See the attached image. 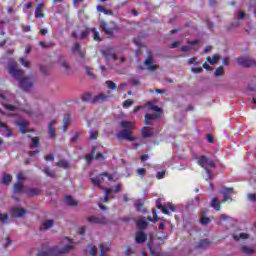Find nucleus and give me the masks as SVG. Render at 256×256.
Listing matches in <instances>:
<instances>
[{"instance_id": "1", "label": "nucleus", "mask_w": 256, "mask_h": 256, "mask_svg": "<svg viewBox=\"0 0 256 256\" xmlns=\"http://www.w3.org/2000/svg\"><path fill=\"white\" fill-rule=\"evenodd\" d=\"M8 73L12 75L16 81H19L20 87L23 91H29L35 83L31 80V78L25 76L23 70L19 69V65L15 61H10L8 63Z\"/></svg>"}, {"instance_id": "2", "label": "nucleus", "mask_w": 256, "mask_h": 256, "mask_svg": "<svg viewBox=\"0 0 256 256\" xmlns=\"http://www.w3.org/2000/svg\"><path fill=\"white\" fill-rule=\"evenodd\" d=\"M73 251V240L63 238L58 246L49 248L47 251L38 252L37 256H63Z\"/></svg>"}, {"instance_id": "3", "label": "nucleus", "mask_w": 256, "mask_h": 256, "mask_svg": "<svg viewBox=\"0 0 256 256\" xmlns=\"http://www.w3.org/2000/svg\"><path fill=\"white\" fill-rule=\"evenodd\" d=\"M120 127L123 130L116 134V137H117V139H119V141H123V139H126L127 141H136L137 140V138L131 136L132 131L135 130V124H133V122L122 121V122H120Z\"/></svg>"}, {"instance_id": "4", "label": "nucleus", "mask_w": 256, "mask_h": 256, "mask_svg": "<svg viewBox=\"0 0 256 256\" xmlns=\"http://www.w3.org/2000/svg\"><path fill=\"white\" fill-rule=\"evenodd\" d=\"M100 27L105 35H113L115 31H119V25L116 24L115 21H100Z\"/></svg>"}, {"instance_id": "5", "label": "nucleus", "mask_w": 256, "mask_h": 256, "mask_svg": "<svg viewBox=\"0 0 256 256\" xmlns=\"http://www.w3.org/2000/svg\"><path fill=\"white\" fill-rule=\"evenodd\" d=\"M109 99L108 95H105L103 93L98 94L96 97L91 99V93H86L82 96V101H90V103H105Z\"/></svg>"}, {"instance_id": "6", "label": "nucleus", "mask_w": 256, "mask_h": 256, "mask_svg": "<svg viewBox=\"0 0 256 256\" xmlns=\"http://www.w3.org/2000/svg\"><path fill=\"white\" fill-rule=\"evenodd\" d=\"M237 63L238 65H240L241 67H256V61L253 58H247L245 56H240L237 58Z\"/></svg>"}, {"instance_id": "7", "label": "nucleus", "mask_w": 256, "mask_h": 256, "mask_svg": "<svg viewBox=\"0 0 256 256\" xmlns=\"http://www.w3.org/2000/svg\"><path fill=\"white\" fill-rule=\"evenodd\" d=\"M160 118H161L160 113L145 114L144 125H146V127H151L154 125L155 120L160 119Z\"/></svg>"}, {"instance_id": "8", "label": "nucleus", "mask_w": 256, "mask_h": 256, "mask_svg": "<svg viewBox=\"0 0 256 256\" xmlns=\"http://www.w3.org/2000/svg\"><path fill=\"white\" fill-rule=\"evenodd\" d=\"M93 159L99 161L100 159H105V156H103L102 152H97L96 147H93L91 153L86 155V161H93Z\"/></svg>"}, {"instance_id": "9", "label": "nucleus", "mask_w": 256, "mask_h": 256, "mask_svg": "<svg viewBox=\"0 0 256 256\" xmlns=\"http://www.w3.org/2000/svg\"><path fill=\"white\" fill-rule=\"evenodd\" d=\"M26 214H27V210H25V208H21L19 206L13 207L10 210L11 217H14L15 219L24 217V215H26Z\"/></svg>"}, {"instance_id": "10", "label": "nucleus", "mask_w": 256, "mask_h": 256, "mask_svg": "<svg viewBox=\"0 0 256 256\" xmlns=\"http://www.w3.org/2000/svg\"><path fill=\"white\" fill-rule=\"evenodd\" d=\"M87 221L91 223V225H107L108 223L107 218L97 216H88Z\"/></svg>"}, {"instance_id": "11", "label": "nucleus", "mask_w": 256, "mask_h": 256, "mask_svg": "<svg viewBox=\"0 0 256 256\" xmlns=\"http://www.w3.org/2000/svg\"><path fill=\"white\" fill-rule=\"evenodd\" d=\"M101 53H102L103 57H105L106 59H112L113 61H117V54H115V52H113L112 47H107V48L102 49Z\"/></svg>"}, {"instance_id": "12", "label": "nucleus", "mask_w": 256, "mask_h": 256, "mask_svg": "<svg viewBox=\"0 0 256 256\" xmlns=\"http://www.w3.org/2000/svg\"><path fill=\"white\" fill-rule=\"evenodd\" d=\"M198 165L205 169L209 176L211 175V170L215 169V162L213 161H198Z\"/></svg>"}, {"instance_id": "13", "label": "nucleus", "mask_w": 256, "mask_h": 256, "mask_svg": "<svg viewBox=\"0 0 256 256\" xmlns=\"http://www.w3.org/2000/svg\"><path fill=\"white\" fill-rule=\"evenodd\" d=\"M221 193L224 197L222 200L223 203H227V201H233V198L231 197V195H233V193H235L233 188H224Z\"/></svg>"}, {"instance_id": "14", "label": "nucleus", "mask_w": 256, "mask_h": 256, "mask_svg": "<svg viewBox=\"0 0 256 256\" xmlns=\"http://www.w3.org/2000/svg\"><path fill=\"white\" fill-rule=\"evenodd\" d=\"M43 9H45V4L38 3L35 8V18L36 19H43V17H45V13L43 12Z\"/></svg>"}, {"instance_id": "15", "label": "nucleus", "mask_w": 256, "mask_h": 256, "mask_svg": "<svg viewBox=\"0 0 256 256\" xmlns=\"http://www.w3.org/2000/svg\"><path fill=\"white\" fill-rule=\"evenodd\" d=\"M53 225H55V220H44L40 226V231H49V229H51Z\"/></svg>"}, {"instance_id": "16", "label": "nucleus", "mask_w": 256, "mask_h": 256, "mask_svg": "<svg viewBox=\"0 0 256 256\" xmlns=\"http://www.w3.org/2000/svg\"><path fill=\"white\" fill-rule=\"evenodd\" d=\"M151 63H153V56L148 55L146 60L144 61V65H148V71H155V69L159 68V65Z\"/></svg>"}, {"instance_id": "17", "label": "nucleus", "mask_w": 256, "mask_h": 256, "mask_svg": "<svg viewBox=\"0 0 256 256\" xmlns=\"http://www.w3.org/2000/svg\"><path fill=\"white\" fill-rule=\"evenodd\" d=\"M17 127H20V133L25 134V133H31V130L27 128V120H21L20 122L16 123Z\"/></svg>"}, {"instance_id": "18", "label": "nucleus", "mask_w": 256, "mask_h": 256, "mask_svg": "<svg viewBox=\"0 0 256 256\" xmlns=\"http://www.w3.org/2000/svg\"><path fill=\"white\" fill-rule=\"evenodd\" d=\"M136 243H145L147 241V234H145V232H143V230H140L137 232L136 234Z\"/></svg>"}, {"instance_id": "19", "label": "nucleus", "mask_w": 256, "mask_h": 256, "mask_svg": "<svg viewBox=\"0 0 256 256\" xmlns=\"http://www.w3.org/2000/svg\"><path fill=\"white\" fill-rule=\"evenodd\" d=\"M55 120H52L49 124H48V133L50 136V139H55V137H57V134L55 133Z\"/></svg>"}, {"instance_id": "20", "label": "nucleus", "mask_w": 256, "mask_h": 256, "mask_svg": "<svg viewBox=\"0 0 256 256\" xmlns=\"http://www.w3.org/2000/svg\"><path fill=\"white\" fill-rule=\"evenodd\" d=\"M209 245H211V241L209 239H203L197 243L196 249H207Z\"/></svg>"}, {"instance_id": "21", "label": "nucleus", "mask_w": 256, "mask_h": 256, "mask_svg": "<svg viewBox=\"0 0 256 256\" xmlns=\"http://www.w3.org/2000/svg\"><path fill=\"white\" fill-rule=\"evenodd\" d=\"M28 139H31L30 147H34L35 149H39L41 142L39 141V137H33L28 135Z\"/></svg>"}, {"instance_id": "22", "label": "nucleus", "mask_w": 256, "mask_h": 256, "mask_svg": "<svg viewBox=\"0 0 256 256\" xmlns=\"http://www.w3.org/2000/svg\"><path fill=\"white\" fill-rule=\"evenodd\" d=\"M100 189H103V191H104L103 203H107L109 201V197L111 196V193H113V189L103 188V187H100Z\"/></svg>"}, {"instance_id": "23", "label": "nucleus", "mask_w": 256, "mask_h": 256, "mask_svg": "<svg viewBox=\"0 0 256 256\" xmlns=\"http://www.w3.org/2000/svg\"><path fill=\"white\" fill-rule=\"evenodd\" d=\"M210 205L215 209V211H221V202L219 199L213 198Z\"/></svg>"}, {"instance_id": "24", "label": "nucleus", "mask_w": 256, "mask_h": 256, "mask_svg": "<svg viewBox=\"0 0 256 256\" xmlns=\"http://www.w3.org/2000/svg\"><path fill=\"white\" fill-rule=\"evenodd\" d=\"M149 223L145 219H140L137 221V227L140 229V231H143V229H147V226Z\"/></svg>"}, {"instance_id": "25", "label": "nucleus", "mask_w": 256, "mask_h": 256, "mask_svg": "<svg viewBox=\"0 0 256 256\" xmlns=\"http://www.w3.org/2000/svg\"><path fill=\"white\" fill-rule=\"evenodd\" d=\"M153 133H151V128L149 127H144L142 128V137H144V139H148L149 137H152Z\"/></svg>"}, {"instance_id": "26", "label": "nucleus", "mask_w": 256, "mask_h": 256, "mask_svg": "<svg viewBox=\"0 0 256 256\" xmlns=\"http://www.w3.org/2000/svg\"><path fill=\"white\" fill-rule=\"evenodd\" d=\"M241 251L245 253V255H253L255 253V249L249 246H241Z\"/></svg>"}, {"instance_id": "27", "label": "nucleus", "mask_w": 256, "mask_h": 256, "mask_svg": "<svg viewBox=\"0 0 256 256\" xmlns=\"http://www.w3.org/2000/svg\"><path fill=\"white\" fill-rule=\"evenodd\" d=\"M40 47H42L43 49H51V47H55V42H48L45 43L43 41L39 42Z\"/></svg>"}, {"instance_id": "28", "label": "nucleus", "mask_w": 256, "mask_h": 256, "mask_svg": "<svg viewBox=\"0 0 256 256\" xmlns=\"http://www.w3.org/2000/svg\"><path fill=\"white\" fill-rule=\"evenodd\" d=\"M2 107H5V109H6L7 111H17V110H19V107L15 106V105H13V104L3 103V104H2Z\"/></svg>"}, {"instance_id": "29", "label": "nucleus", "mask_w": 256, "mask_h": 256, "mask_svg": "<svg viewBox=\"0 0 256 256\" xmlns=\"http://www.w3.org/2000/svg\"><path fill=\"white\" fill-rule=\"evenodd\" d=\"M14 193H21L23 191V183L17 182L13 186Z\"/></svg>"}, {"instance_id": "30", "label": "nucleus", "mask_w": 256, "mask_h": 256, "mask_svg": "<svg viewBox=\"0 0 256 256\" xmlns=\"http://www.w3.org/2000/svg\"><path fill=\"white\" fill-rule=\"evenodd\" d=\"M91 182L93 183V185H95L96 187H99V185H101V183H103V177L98 176L95 178H91Z\"/></svg>"}, {"instance_id": "31", "label": "nucleus", "mask_w": 256, "mask_h": 256, "mask_svg": "<svg viewBox=\"0 0 256 256\" xmlns=\"http://www.w3.org/2000/svg\"><path fill=\"white\" fill-rule=\"evenodd\" d=\"M11 181H13V176H11L9 174H4L2 183L4 185H9V183H11Z\"/></svg>"}, {"instance_id": "32", "label": "nucleus", "mask_w": 256, "mask_h": 256, "mask_svg": "<svg viewBox=\"0 0 256 256\" xmlns=\"http://www.w3.org/2000/svg\"><path fill=\"white\" fill-rule=\"evenodd\" d=\"M219 59H220V57H219V55H217V54H214L213 56H212V59H211V57H207V61H208V63H210L211 65H213V63H219Z\"/></svg>"}, {"instance_id": "33", "label": "nucleus", "mask_w": 256, "mask_h": 256, "mask_svg": "<svg viewBox=\"0 0 256 256\" xmlns=\"http://www.w3.org/2000/svg\"><path fill=\"white\" fill-rule=\"evenodd\" d=\"M215 77H223L225 75V70L223 69V66H219L215 72H214Z\"/></svg>"}, {"instance_id": "34", "label": "nucleus", "mask_w": 256, "mask_h": 256, "mask_svg": "<svg viewBox=\"0 0 256 256\" xmlns=\"http://www.w3.org/2000/svg\"><path fill=\"white\" fill-rule=\"evenodd\" d=\"M65 203H66V205H70V206L77 205V201L73 200V198L71 196L65 197Z\"/></svg>"}, {"instance_id": "35", "label": "nucleus", "mask_w": 256, "mask_h": 256, "mask_svg": "<svg viewBox=\"0 0 256 256\" xmlns=\"http://www.w3.org/2000/svg\"><path fill=\"white\" fill-rule=\"evenodd\" d=\"M233 239H235V241H239L240 239H249V234L240 233L239 235H234Z\"/></svg>"}, {"instance_id": "36", "label": "nucleus", "mask_w": 256, "mask_h": 256, "mask_svg": "<svg viewBox=\"0 0 256 256\" xmlns=\"http://www.w3.org/2000/svg\"><path fill=\"white\" fill-rule=\"evenodd\" d=\"M27 195H29V197H33L34 195H39V189L37 188H30L26 191Z\"/></svg>"}, {"instance_id": "37", "label": "nucleus", "mask_w": 256, "mask_h": 256, "mask_svg": "<svg viewBox=\"0 0 256 256\" xmlns=\"http://www.w3.org/2000/svg\"><path fill=\"white\" fill-rule=\"evenodd\" d=\"M91 28H86V30H84L81 35L79 36V39L83 40V39H87V37H89V34L91 33Z\"/></svg>"}, {"instance_id": "38", "label": "nucleus", "mask_w": 256, "mask_h": 256, "mask_svg": "<svg viewBox=\"0 0 256 256\" xmlns=\"http://www.w3.org/2000/svg\"><path fill=\"white\" fill-rule=\"evenodd\" d=\"M84 69H85L88 77H91V79H97V76H95V74H93V72L91 71L92 69L89 66H84Z\"/></svg>"}, {"instance_id": "39", "label": "nucleus", "mask_w": 256, "mask_h": 256, "mask_svg": "<svg viewBox=\"0 0 256 256\" xmlns=\"http://www.w3.org/2000/svg\"><path fill=\"white\" fill-rule=\"evenodd\" d=\"M2 245L5 249L11 245V238L7 236L6 238L2 239Z\"/></svg>"}, {"instance_id": "40", "label": "nucleus", "mask_w": 256, "mask_h": 256, "mask_svg": "<svg viewBox=\"0 0 256 256\" xmlns=\"http://www.w3.org/2000/svg\"><path fill=\"white\" fill-rule=\"evenodd\" d=\"M57 167H61L62 169H67L69 168V162L67 161H59L57 162Z\"/></svg>"}, {"instance_id": "41", "label": "nucleus", "mask_w": 256, "mask_h": 256, "mask_svg": "<svg viewBox=\"0 0 256 256\" xmlns=\"http://www.w3.org/2000/svg\"><path fill=\"white\" fill-rule=\"evenodd\" d=\"M106 85L109 89H112V91H115V89H117V84H115V82L111 80L106 81Z\"/></svg>"}, {"instance_id": "42", "label": "nucleus", "mask_w": 256, "mask_h": 256, "mask_svg": "<svg viewBox=\"0 0 256 256\" xmlns=\"http://www.w3.org/2000/svg\"><path fill=\"white\" fill-rule=\"evenodd\" d=\"M91 32L94 33L93 34V39L94 41H101V38L99 37V32H97L96 28H91Z\"/></svg>"}, {"instance_id": "43", "label": "nucleus", "mask_w": 256, "mask_h": 256, "mask_svg": "<svg viewBox=\"0 0 256 256\" xmlns=\"http://www.w3.org/2000/svg\"><path fill=\"white\" fill-rule=\"evenodd\" d=\"M134 101L132 99H127L123 102L122 107L124 109H127L128 107H131L133 105Z\"/></svg>"}, {"instance_id": "44", "label": "nucleus", "mask_w": 256, "mask_h": 256, "mask_svg": "<svg viewBox=\"0 0 256 256\" xmlns=\"http://www.w3.org/2000/svg\"><path fill=\"white\" fill-rule=\"evenodd\" d=\"M43 172L45 175H47V177H55V172L47 167L44 168Z\"/></svg>"}, {"instance_id": "45", "label": "nucleus", "mask_w": 256, "mask_h": 256, "mask_svg": "<svg viewBox=\"0 0 256 256\" xmlns=\"http://www.w3.org/2000/svg\"><path fill=\"white\" fill-rule=\"evenodd\" d=\"M81 51V44L76 42L72 47V53H79Z\"/></svg>"}, {"instance_id": "46", "label": "nucleus", "mask_w": 256, "mask_h": 256, "mask_svg": "<svg viewBox=\"0 0 256 256\" xmlns=\"http://www.w3.org/2000/svg\"><path fill=\"white\" fill-rule=\"evenodd\" d=\"M99 249L101 251L100 256H105L106 251H109V247L105 246V244H100Z\"/></svg>"}, {"instance_id": "47", "label": "nucleus", "mask_w": 256, "mask_h": 256, "mask_svg": "<svg viewBox=\"0 0 256 256\" xmlns=\"http://www.w3.org/2000/svg\"><path fill=\"white\" fill-rule=\"evenodd\" d=\"M157 207L162 210V213L165 215H169V210L167 209V206L161 205V203H157Z\"/></svg>"}, {"instance_id": "48", "label": "nucleus", "mask_w": 256, "mask_h": 256, "mask_svg": "<svg viewBox=\"0 0 256 256\" xmlns=\"http://www.w3.org/2000/svg\"><path fill=\"white\" fill-rule=\"evenodd\" d=\"M222 221H232L231 217L225 215V214H222L220 216V221L217 223V225H221V222Z\"/></svg>"}, {"instance_id": "49", "label": "nucleus", "mask_w": 256, "mask_h": 256, "mask_svg": "<svg viewBox=\"0 0 256 256\" xmlns=\"http://www.w3.org/2000/svg\"><path fill=\"white\" fill-rule=\"evenodd\" d=\"M149 109L151 111H155L156 113H159L161 115V109L159 108V106L150 104L149 105Z\"/></svg>"}, {"instance_id": "50", "label": "nucleus", "mask_w": 256, "mask_h": 256, "mask_svg": "<svg viewBox=\"0 0 256 256\" xmlns=\"http://www.w3.org/2000/svg\"><path fill=\"white\" fill-rule=\"evenodd\" d=\"M0 221L1 223H7L9 221V214H0Z\"/></svg>"}, {"instance_id": "51", "label": "nucleus", "mask_w": 256, "mask_h": 256, "mask_svg": "<svg viewBox=\"0 0 256 256\" xmlns=\"http://www.w3.org/2000/svg\"><path fill=\"white\" fill-rule=\"evenodd\" d=\"M97 137H99V133L95 130H91L90 131V139H92V141H95L97 139Z\"/></svg>"}, {"instance_id": "52", "label": "nucleus", "mask_w": 256, "mask_h": 256, "mask_svg": "<svg viewBox=\"0 0 256 256\" xmlns=\"http://www.w3.org/2000/svg\"><path fill=\"white\" fill-rule=\"evenodd\" d=\"M81 137V132H76L75 135L71 138V143H77Z\"/></svg>"}, {"instance_id": "53", "label": "nucleus", "mask_w": 256, "mask_h": 256, "mask_svg": "<svg viewBox=\"0 0 256 256\" xmlns=\"http://www.w3.org/2000/svg\"><path fill=\"white\" fill-rule=\"evenodd\" d=\"M61 67H63L67 73L71 71V67L69 66V64H67V61L65 60L61 62Z\"/></svg>"}, {"instance_id": "54", "label": "nucleus", "mask_w": 256, "mask_h": 256, "mask_svg": "<svg viewBox=\"0 0 256 256\" xmlns=\"http://www.w3.org/2000/svg\"><path fill=\"white\" fill-rule=\"evenodd\" d=\"M200 223H201L202 225H209V223H211V219H210V218H207V217H202V218L200 219Z\"/></svg>"}, {"instance_id": "55", "label": "nucleus", "mask_w": 256, "mask_h": 256, "mask_svg": "<svg viewBox=\"0 0 256 256\" xmlns=\"http://www.w3.org/2000/svg\"><path fill=\"white\" fill-rule=\"evenodd\" d=\"M246 17H247V14H245V12H243V11H238V19L239 20H243V19H246Z\"/></svg>"}, {"instance_id": "56", "label": "nucleus", "mask_w": 256, "mask_h": 256, "mask_svg": "<svg viewBox=\"0 0 256 256\" xmlns=\"http://www.w3.org/2000/svg\"><path fill=\"white\" fill-rule=\"evenodd\" d=\"M192 73H203L202 67L191 68Z\"/></svg>"}, {"instance_id": "57", "label": "nucleus", "mask_w": 256, "mask_h": 256, "mask_svg": "<svg viewBox=\"0 0 256 256\" xmlns=\"http://www.w3.org/2000/svg\"><path fill=\"white\" fill-rule=\"evenodd\" d=\"M145 173H147V170L145 168H139L137 170V174L141 175L142 177L145 176Z\"/></svg>"}, {"instance_id": "58", "label": "nucleus", "mask_w": 256, "mask_h": 256, "mask_svg": "<svg viewBox=\"0 0 256 256\" xmlns=\"http://www.w3.org/2000/svg\"><path fill=\"white\" fill-rule=\"evenodd\" d=\"M19 61H20L21 65H23V67H26V68L29 67V62H27L25 60V58H20Z\"/></svg>"}, {"instance_id": "59", "label": "nucleus", "mask_w": 256, "mask_h": 256, "mask_svg": "<svg viewBox=\"0 0 256 256\" xmlns=\"http://www.w3.org/2000/svg\"><path fill=\"white\" fill-rule=\"evenodd\" d=\"M54 159H55V156L52 153L47 154L45 157V161H54Z\"/></svg>"}, {"instance_id": "60", "label": "nucleus", "mask_w": 256, "mask_h": 256, "mask_svg": "<svg viewBox=\"0 0 256 256\" xmlns=\"http://www.w3.org/2000/svg\"><path fill=\"white\" fill-rule=\"evenodd\" d=\"M191 49H193L192 46H182V47H181V51H182L183 53H187V51H191Z\"/></svg>"}, {"instance_id": "61", "label": "nucleus", "mask_w": 256, "mask_h": 256, "mask_svg": "<svg viewBox=\"0 0 256 256\" xmlns=\"http://www.w3.org/2000/svg\"><path fill=\"white\" fill-rule=\"evenodd\" d=\"M90 255H92V256L97 255V248L95 246L90 247Z\"/></svg>"}, {"instance_id": "62", "label": "nucleus", "mask_w": 256, "mask_h": 256, "mask_svg": "<svg viewBox=\"0 0 256 256\" xmlns=\"http://www.w3.org/2000/svg\"><path fill=\"white\" fill-rule=\"evenodd\" d=\"M149 251L152 256H161V254L158 251H155L153 248H149Z\"/></svg>"}, {"instance_id": "63", "label": "nucleus", "mask_w": 256, "mask_h": 256, "mask_svg": "<svg viewBox=\"0 0 256 256\" xmlns=\"http://www.w3.org/2000/svg\"><path fill=\"white\" fill-rule=\"evenodd\" d=\"M165 207H167V210L175 212V205L168 203Z\"/></svg>"}, {"instance_id": "64", "label": "nucleus", "mask_w": 256, "mask_h": 256, "mask_svg": "<svg viewBox=\"0 0 256 256\" xmlns=\"http://www.w3.org/2000/svg\"><path fill=\"white\" fill-rule=\"evenodd\" d=\"M249 201H256V195L255 194H248Z\"/></svg>"}]
</instances>
